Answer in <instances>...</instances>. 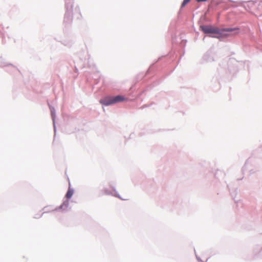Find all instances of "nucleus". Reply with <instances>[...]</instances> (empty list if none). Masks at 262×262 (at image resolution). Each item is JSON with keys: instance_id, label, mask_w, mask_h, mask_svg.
Listing matches in <instances>:
<instances>
[{"instance_id": "obj_4", "label": "nucleus", "mask_w": 262, "mask_h": 262, "mask_svg": "<svg viewBox=\"0 0 262 262\" xmlns=\"http://www.w3.org/2000/svg\"><path fill=\"white\" fill-rule=\"evenodd\" d=\"M74 193V190L70 187H69V189L66 194V198L67 199H70L72 197Z\"/></svg>"}, {"instance_id": "obj_5", "label": "nucleus", "mask_w": 262, "mask_h": 262, "mask_svg": "<svg viewBox=\"0 0 262 262\" xmlns=\"http://www.w3.org/2000/svg\"><path fill=\"white\" fill-rule=\"evenodd\" d=\"M190 1V0H184L182 4V5H181V7H184L185 6V5L188 4L189 2Z\"/></svg>"}, {"instance_id": "obj_6", "label": "nucleus", "mask_w": 262, "mask_h": 262, "mask_svg": "<svg viewBox=\"0 0 262 262\" xmlns=\"http://www.w3.org/2000/svg\"><path fill=\"white\" fill-rule=\"evenodd\" d=\"M234 30V29L228 28V29H225L224 30L225 31L231 32V31H233Z\"/></svg>"}, {"instance_id": "obj_2", "label": "nucleus", "mask_w": 262, "mask_h": 262, "mask_svg": "<svg viewBox=\"0 0 262 262\" xmlns=\"http://www.w3.org/2000/svg\"><path fill=\"white\" fill-rule=\"evenodd\" d=\"M113 97L108 96L100 100V103L104 105L107 106L114 104L113 102Z\"/></svg>"}, {"instance_id": "obj_3", "label": "nucleus", "mask_w": 262, "mask_h": 262, "mask_svg": "<svg viewBox=\"0 0 262 262\" xmlns=\"http://www.w3.org/2000/svg\"><path fill=\"white\" fill-rule=\"evenodd\" d=\"M113 100H114V101H113L114 103L115 104V103H117L118 102L126 101L127 99L125 98L123 96L118 95V96L113 97Z\"/></svg>"}, {"instance_id": "obj_1", "label": "nucleus", "mask_w": 262, "mask_h": 262, "mask_svg": "<svg viewBox=\"0 0 262 262\" xmlns=\"http://www.w3.org/2000/svg\"><path fill=\"white\" fill-rule=\"evenodd\" d=\"M201 30L205 33H220V29L212 26H201Z\"/></svg>"}]
</instances>
